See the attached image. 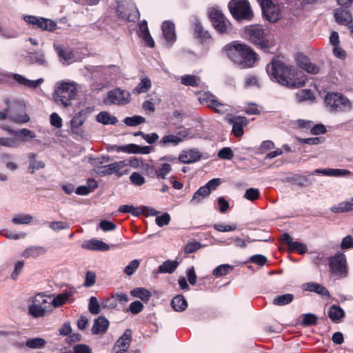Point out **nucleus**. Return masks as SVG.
<instances>
[{
    "instance_id": "46",
    "label": "nucleus",
    "mask_w": 353,
    "mask_h": 353,
    "mask_svg": "<svg viewBox=\"0 0 353 353\" xmlns=\"http://www.w3.org/2000/svg\"><path fill=\"white\" fill-rule=\"evenodd\" d=\"M288 181H292L299 186H307L312 183V181L307 176L298 174L288 176Z\"/></svg>"
},
{
    "instance_id": "59",
    "label": "nucleus",
    "mask_w": 353,
    "mask_h": 353,
    "mask_svg": "<svg viewBox=\"0 0 353 353\" xmlns=\"http://www.w3.org/2000/svg\"><path fill=\"white\" fill-rule=\"evenodd\" d=\"M88 310L92 314H98L100 312V305L95 296H91L90 298Z\"/></svg>"
},
{
    "instance_id": "27",
    "label": "nucleus",
    "mask_w": 353,
    "mask_h": 353,
    "mask_svg": "<svg viewBox=\"0 0 353 353\" xmlns=\"http://www.w3.org/2000/svg\"><path fill=\"white\" fill-rule=\"evenodd\" d=\"M8 119L10 121L16 123H24L29 121L28 116H17L12 112L8 113V108L3 111H0V121Z\"/></svg>"
},
{
    "instance_id": "36",
    "label": "nucleus",
    "mask_w": 353,
    "mask_h": 353,
    "mask_svg": "<svg viewBox=\"0 0 353 353\" xmlns=\"http://www.w3.org/2000/svg\"><path fill=\"white\" fill-rule=\"evenodd\" d=\"M29 170L31 174H34L37 170L42 169L45 167V163L42 161L36 159L37 154L35 153H29Z\"/></svg>"
},
{
    "instance_id": "26",
    "label": "nucleus",
    "mask_w": 353,
    "mask_h": 353,
    "mask_svg": "<svg viewBox=\"0 0 353 353\" xmlns=\"http://www.w3.org/2000/svg\"><path fill=\"white\" fill-rule=\"evenodd\" d=\"M82 248L89 250L106 251L110 249L109 245L98 239H91L85 241Z\"/></svg>"
},
{
    "instance_id": "58",
    "label": "nucleus",
    "mask_w": 353,
    "mask_h": 353,
    "mask_svg": "<svg viewBox=\"0 0 353 353\" xmlns=\"http://www.w3.org/2000/svg\"><path fill=\"white\" fill-rule=\"evenodd\" d=\"M294 59L297 65L303 69L308 63L310 62V59L303 53L298 52L294 55Z\"/></svg>"
},
{
    "instance_id": "50",
    "label": "nucleus",
    "mask_w": 353,
    "mask_h": 353,
    "mask_svg": "<svg viewBox=\"0 0 353 353\" xmlns=\"http://www.w3.org/2000/svg\"><path fill=\"white\" fill-rule=\"evenodd\" d=\"M119 212L125 214H131L134 216H138L141 214V208L134 207L132 205H123L119 208Z\"/></svg>"
},
{
    "instance_id": "3",
    "label": "nucleus",
    "mask_w": 353,
    "mask_h": 353,
    "mask_svg": "<svg viewBox=\"0 0 353 353\" xmlns=\"http://www.w3.org/2000/svg\"><path fill=\"white\" fill-rule=\"evenodd\" d=\"M266 71L272 81L287 85V65L283 57H274L266 66Z\"/></svg>"
},
{
    "instance_id": "20",
    "label": "nucleus",
    "mask_w": 353,
    "mask_h": 353,
    "mask_svg": "<svg viewBox=\"0 0 353 353\" xmlns=\"http://www.w3.org/2000/svg\"><path fill=\"white\" fill-rule=\"evenodd\" d=\"M85 110H81L77 113L70 121V128L73 133L78 135H81L83 133L81 127L85 122Z\"/></svg>"
},
{
    "instance_id": "2",
    "label": "nucleus",
    "mask_w": 353,
    "mask_h": 353,
    "mask_svg": "<svg viewBox=\"0 0 353 353\" xmlns=\"http://www.w3.org/2000/svg\"><path fill=\"white\" fill-rule=\"evenodd\" d=\"M77 94V89L73 83L59 81L55 85L53 98L58 105L66 108L72 105Z\"/></svg>"
},
{
    "instance_id": "34",
    "label": "nucleus",
    "mask_w": 353,
    "mask_h": 353,
    "mask_svg": "<svg viewBox=\"0 0 353 353\" xmlns=\"http://www.w3.org/2000/svg\"><path fill=\"white\" fill-rule=\"evenodd\" d=\"M330 210L334 213H343L353 210V198L332 206Z\"/></svg>"
},
{
    "instance_id": "5",
    "label": "nucleus",
    "mask_w": 353,
    "mask_h": 353,
    "mask_svg": "<svg viewBox=\"0 0 353 353\" xmlns=\"http://www.w3.org/2000/svg\"><path fill=\"white\" fill-rule=\"evenodd\" d=\"M210 19L216 31L220 34H229L232 32L231 22L218 8H212L208 13Z\"/></svg>"
},
{
    "instance_id": "8",
    "label": "nucleus",
    "mask_w": 353,
    "mask_h": 353,
    "mask_svg": "<svg viewBox=\"0 0 353 353\" xmlns=\"http://www.w3.org/2000/svg\"><path fill=\"white\" fill-rule=\"evenodd\" d=\"M328 265L332 274L341 278L346 277L348 274L346 256L338 252L328 257Z\"/></svg>"
},
{
    "instance_id": "52",
    "label": "nucleus",
    "mask_w": 353,
    "mask_h": 353,
    "mask_svg": "<svg viewBox=\"0 0 353 353\" xmlns=\"http://www.w3.org/2000/svg\"><path fill=\"white\" fill-rule=\"evenodd\" d=\"M123 122L128 126L134 127L145 123V119L142 116L134 115L125 118Z\"/></svg>"
},
{
    "instance_id": "40",
    "label": "nucleus",
    "mask_w": 353,
    "mask_h": 353,
    "mask_svg": "<svg viewBox=\"0 0 353 353\" xmlns=\"http://www.w3.org/2000/svg\"><path fill=\"white\" fill-rule=\"evenodd\" d=\"M130 294L132 296L139 298L143 301H148L152 296V294L148 290L143 288H137L131 290Z\"/></svg>"
},
{
    "instance_id": "28",
    "label": "nucleus",
    "mask_w": 353,
    "mask_h": 353,
    "mask_svg": "<svg viewBox=\"0 0 353 353\" xmlns=\"http://www.w3.org/2000/svg\"><path fill=\"white\" fill-rule=\"evenodd\" d=\"M307 252L306 244L295 241L288 235V252H296L299 254H304Z\"/></svg>"
},
{
    "instance_id": "60",
    "label": "nucleus",
    "mask_w": 353,
    "mask_h": 353,
    "mask_svg": "<svg viewBox=\"0 0 353 353\" xmlns=\"http://www.w3.org/2000/svg\"><path fill=\"white\" fill-rule=\"evenodd\" d=\"M140 261L138 259L131 261L129 264L125 266L124 273L128 276L132 275L139 268Z\"/></svg>"
},
{
    "instance_id": "43",
    "label": "nucleus",
    "mask_w": 353,
    "mask_h": 353,
    "mask_svg": "<svg viewBox=\"0 0 353 353\" xmlns=\"http://www.w3.org/2000/svg\"><path fill=\"white\" fill-rule=\"evenodd\" d=\"M179 262L177 261H165L159 268L161 273H172L178 267Z\"/></svg>"
},
{
    "instance_id": "56",
    "label": "nucleus",
    "mask_w": 353,
    "mask_h": 353,
    "mask_svg": "<svg viewBox=\"0 0 353 353\" xmlns=\"http://www.w3.org/2000/svg\"><path fill=\"white\" fill-rule=\"evenodd\" d=\"M194 31L197 37L199 38L203 39L204 40L210 38V33L207 30H205L201 23L198 21L195 23Z\"/></svg>"
},
{
    "instance_id": "24",
    "label": "nucleus",
    "mask_w": 353,
    "mask_h": 353,
    "mask_svg": "<svg viewBox=\"0 0 353 353\" xmlns=\"http://www.w3.org/2000/svg\"><path fill=\"white\" fill-rule=\"evenodd\" d=\"M201 157V152L197 150L184 151L179 157V160L183 163H192L198 161Z\"/></svg>"
},
{
    "instance_id": "30",
    "label": "nucleus",
    "mask_w": 353,
    "mask_h": 353,
    "mask_svg": "<svg viewBox=\"0 0 353 353\" xmlns=\"http://www.w3.org/2000/svg\"><path fill=\"white\" fill-rule=\"evenodd\" d=\"M130 340L131 332L130 330H128L117 341L116 345L120 347V350L117 351L116 353H128L127 349L129 347Z\"/></svg>"
},
{
    "instance_id": "17",
    "label": "nucleus",
    "mask_w": 353,
    "mask_h": 353,
    "mask_svg": "<svg viewBox=\"0 0 353 353\" xmlns=\"http://www.w3.org/2000/svg\"><path fill=\"white\" fill-rule=\"evenodd\" d=\"M228 121L232 125V133L236 137H240L243 134V127L248 123L246 117L239 116L232 117L228 119Z\"/></svg>"
},
{
    "instance_id": "32",
    "label": "nucleus",
    "mask_w": 353,
    "mask_h": 353,
    "mask_svg": "<svg viewBox=\"0 0 353 353\" xmlns=\"http://www.w3.org/2000/svg\"><path fill=\"white\" fill-rule=\"evenodd\" d=\"M171 305L176 312H183L188 307V302L182 294L175 296L172 301Z\"/></svg>"
},
{
    "instance_id": "64",
    "label": "nucleus",
    "mask_w": 353,
    "mask_h": 353,
    "mask_svg": "<svg viewBox=\"0 0 353 353\" xmlns=\"http://www.w3.org/2000/svg\"><path fill=\"white\" fill-rule=\"evenodd\" d=\"M340 248L343 250H346L349 249L353 248V238L350 235H347L344 238H343Z\"/></svg>"
},
{
    "instance_id": "12",
    "label": "nucleus",
    "mask_w": 353,
    "mask_h": 353,
    "mask_svg": "<svg viewBox=\"0 0 353 353\" xmlns=\"http://www.w3.org/2000/svg\"><path fill=\"white\" fill-rule=\"evenodd\" d=\"M131 100L130 93L126 90L114 88L108 92L104 103L108 105H125Z\"/></svg>"
},
{
    "instance_id": "53",
    "label": "nucleus",
    "mask_w": 353,
    "mask_h": 353,
    "mask_svg": "<svg viewBox=\"0 0 353 353\" xmlns=\"http://www.w3.org/2000/svg\"><path fill=\"white\" fill-rule=\"evenodd\" d=\"M214 110L215 112L219 114H225L231 111L230 106L226 103H223L219 101L216 99L213 103V105L210 108Z\"/></svg>"
},
{
    "instance_id": "33",
    "label": "nucleus",
    "mask_w": 353,
    "mask_h": 353,
    "mask_svg": "<svg viewBox=\"0 0 353 353\" xmlns=\"http://www.w3.org/2000/svg\"><path fill=\"white\" fill-rule=\"evenodd\" d=\"M96 120L103 125H114L118 122L116 117L111 115L105 111L99 112L97 115Z\"/></svg>"
},
{
    "instance_id": "1",
    "label": "nucleus",
    "mask_w": 353,
    "mask_h": 353,
    "mask_svg": "<svg viewBox=\"0 0 353 353\" xmlns=\"http://www.w3.org/2000/svg\"><path fill=\"white\" fill-rule=\"evenodd\" d=\"M226 56L242 68H252L258 60L256 52L248 45L234 41L223 48Z\"/></svg>"
},
{
    "instance_id": "18",
    "label": "nucleus",
    "mask_w": 353,
    "mask_h": 353,
    "mask_svg": "<svg viewBox=\"0 0 353 353\" xmlns=\"http://www.w3.org/2000/svg\"><path fill=\"white\" fill-rule=\"evenodd\" d=\"M301 288L305 291L315 292L324 299H329L330 296V292L326 288L315 282L303 283Z\"/></svg>"
},
{
    "instance_id": "62",
    "label": "nucleus",
    "mask_w": 353,
    "mask_h": 353,
    "mask_svg": "<svg viewBox=\"0 0 353 353\" xmlns=\"http://www.w3.org/2000/svg\"><path fill=\"white\" fill-rule=\"evenodd\" d=\"M218 157L221 159L230 160L234 157V152L230 148L225 147L219 151Z\"/></svg>"
},
{
    "instance_id": "19",
    "label": "nucleus",
    "mask_w": 353,
    "mask_h": 353,
    "mask_svg": "<svg viewBox=\"0 0 353 353\" xmlns=\"http://www.w3.org/2000/svg\"><path fill=\"white\" fill-rule=\"evenodd\" d=\"M9 77L19 85H23L29 88H37L43 82V79L42 78L35 81L29 80L24 76L16 73H12Z\"/></svg>"
},
{
    "instance_id": "11",
    "label": "nucleus",
    "mask_w": 353,
    "mask_h": 353,
    "mask_svg": "<svg viewBox=\"0 0 353 353\" xmlns=\"http://www.w3.org/2000/svg\"><path fill=\"white\" fill-rule=\"evenodd\" d=\"M262 10L263 16L270 23L277 22L281 19V8L272 0H257Z\"/></svg>"
},
{
    "instance_id": "38",
    "label": "nucleus",
    "mask_w": 353,
    "mask_h": 353,
    "mask_svg": "<svg viewBox=\"0 0 353 353\" xmlns=\"http://www.w3.org/2000/svg\"><path fill=\"white\" fill-rule=\"evenodd\" d=\"M12 132L14 133V136L17 137L18 139H20V143L22 141H29L30 140L35 138L36 137V134L33 131L26 128L19 130L17 132Z\"/></svg>"
},
{
    "instance_id": "55",
    "label": "nucleus",
    "mask_w": 353,
    "mask_h": 353,
    "mask_svg": "<svg viewBox=\"0 0 353 353\" xmlns=\"http://www.w3.org/2000/svg\"><path fill=\"white\" fill-rule=\"evenodd\" d=\"M117 152H123L128 154H137V151L138 150L139 145L134 143H130L128 145H123V146H114Z\"/></svg>"
},
{
    "instance_id": "14",
    "label": "nucleus",
    "mask_w": 353,
    "mask_h": 353,
    "mask_svg": "<svg viewBox=\"0 0 353 353\" xmlns=\"http://www.w3.org/2000/svg\"><path fill=\"white\" fill-rule=\"evenodd\" d=\"M189 135L188 129H183L176 132V134H168L163 136L159 141L161 147H168L170 145L176 146L183 142Z\"/></svg>"
},
{
    "instance_id": "9",
    "label": "nucleus",
    "mask_w": 353,
    "mask_h": 353,
    "mask_svg": "<svg viewBox=\"0 0 353 353\" xmlns=\"http://www.w3.org/2000/svg\"><path fill=\"white\" fill-rule=\"evenodd\" d=\"M117 12L121 18L128 21H136L139 19V12L132 0H116Z\"/></svg>"
},
{
    "instance_id": "21",
    "label": "nucleus",
    "mask_w": 353,
    "mask_h": 353,
    "mask_svg": "<svg viewBox=\"0 0 353 353\" xmlns=\"http://www.w3.org/2000/svg\"><path fill=\"white\" fill-rule=\"evenodd\" d=\"M334 17L337 23L345 26L350 24L353 21L351 12L348 10L341 8L334 10Z\"/></svg>"
},
{
    "instance_id": "57",
    "label": "nucleus",
    "mask_w": 353,
    "mask_h": 353,
    "mask_svg": "<svg viewBox=\"0 0 353 353\" xmlns=\"http://www.w3.org/2000/svg\"><path fill=\"white\" fill-rule=\"evenodd\" d=\"M260 196V191L258 188H250L245 190L244 198L248 201H254Z\"/></svg>"
},
{
    "instance_id": "45",
    "label": "nucleus",
    "mask_w": 353,
    "mask_h": 353,
    "mask_svg": "<svg viewBox=\"0 0 353 353\" xmlns=\"http://www.w3.org/2000/svg\"><path fill=\"white\" fill-rule=\"evenodd\" d=\"M297 101L303 102L306 101H314L315 99L314 93L309 89H303L296 94Z\"/></svg>"
},
{
    "instance_id": "4",
    "label": "nucleus",
    "mask_w": 353,
    "mask_h": 353,
    "mask_svg": "<svg viewBox=\"0 0 353 353\" xmlns=\"http://www.w3.org/2000/svg\"><path fill=\"white\" fill-rule=\"evenodd\" d=\"M327 109L332 113L349 111L352 109V103L342 94L329 92L324 99Z\"/></svg>"
},
{
    "instance_id": "16",
    "label": "nucleus",
    "mask_w": 353,
    "mask_h": 353,
    "mask_svg": "<svg viewBox=\"0 0 353 353\" xmlns=\"http://www.w3.org/2000/svg\"><path fill=\"white\" fill-rule=\"evenodd\" d=\"M306 77L301 71H294L288 66V88H299L305 83Z\"/></svg>"
},
{
    "instance_id": "22",
    "label": "nucleus",
    "mask_w": 353,
    "mask_h": 353,
    "mask_svg": "<svg viewBox=\"0 0 353 353\" xmlns=\"http://www.w3.org/2000/svg\"><path fill=\"white\" fill-rule=\"evenodd\" d=\"M321 174L327 176L341 177L350 175L351 172L346 169L327 168L314 170L312 174Z\"/></svg>"
},
{
    "instance_id": "47",
    "label": "nucleus",
    "mask_w": 353,
    "mask_h": 353,
    "mask_svg": "<svg viewBox=\"0 0 353 353\" xmlns=\"http://www.w3.org/2000/svg\"><path fill=\"white\" fill-rule=\"evenodd\" d=\"M151 88V81L148 78H143L134 88L133 92L137 94L145 93Z\"/></svg>"
},
{
    "instance_id": "37",
    "label": "nucleus",
    "mask_w": 353,
    "mask_h": 353,
    "mask_svg": "<svg viewBox=\"0 0 353 353\" xmlns=\"http://www.w3.org/2000/svg\"><path fill=\"white\" fill-rule=\"evenodd\" d=\"M181 83L186 86L198 87L201 83V78L199 77L192 74H185L181 76Z\"/></svg>"
},
{
    "instance_id": "42",
    "label": "nucleus",
    "mask_w": 353,
    "mask_h": 353,
    "mask_svg": "<svg viewBox=\"0 0 353 353\" xmlns=\"http://www.w3.org/2000/svg\"><path fill=\"white\" fill-rule=\"evenodd\" d=\"M0 145L10 148H17L20 146V139L15 136L12 137H0Z\"/></svg>"
},
{
    "instance_id": "31",
    "label": "nucleus",
    "mask_w": 353,
    "mask_h": 353,
    "mask_svg": "<svg viewBox=\"0 0 353 353\" xmlns=\"http://www.w3.org/2000/svg\"><path fill=\"white\" fill-rule=\"evenodd\" d=\"M46 252V250L43 246H30L23 251L22 256L26 259H34L45 254Z\"/></svg>"
},
{
    "instance_id": "54",
    "label": "nucleus",
    "mask_w": 353,
    "mask_h": 353,
    "mask_svg": "<svg viewBox=\"0 0 353 353\" xmlns=\"http://www.w3.org/2000/svg\"><path fill=\"white\" fill-rule=\"evenodd\" d=\"M12 112L17 116H28L24 111L23 107L19 103H13L8 105V113Z\"/></svg>"
},
{
    "instance_id": "23",
    "label": "nucleus",
    "mask_w": 353,
    "mask_h": 353,
    "mask_svg": "<svg viewBox=\"0 0 353 353\" xmlns=\"http://www.w3.org/2000/svg\"><path fill=\"white\" fill-rule=\"evenodd\" d=\"M109 325V321L103 316H100L94 320L92 332L94 334H104L108 330Z\"/></svg>"
},
{
    "instance_id": "48",
    "label": "nucleus",
    "mask_w": 353,
    "mask_h": 353,
    "mask_svg": "<svg viewBox=\"0 0 353 353\" xmlns=\"http://www.w3.org/2000/svg\"><path fill=\"white\" fill-rule=\"evenodd\" d=\"M233 270V266L223 264L217 266L212 272V274L216 277H220L227 275Z\"/></svg>"
},
{
    "instance_id": "25",
    "label": "nucleus",
    "mask_w": 353,
    "mask_h": 353,
    "mask_svg": "<svg viewBox=\"0 0 353 353\" xmlns=\"http://www.w3.org/2000/svg\"><path fill=\"white\" fill-rule=\"evenodd\" d=\"M161 30L163 37L168 42H174L176 40L175 27L174 23L165 21L162 23Z\"/></svg>"
},
{
    "instance_id": "29",
    "label": "nucleus",
    "mask_w": 353,
    "mask_h": 353,
    "mask_svg": "<svg viewBox=\"0 0 353 353\" xmlns=\"http://www.w3.org/2000/svg\"><path fill=\"white\" fill-rule=\"evenodd\" d=\"M28 59L31 63H36L43 66H47L48 65V62L45 57V53L42 50L30 52L28 53Z\"/></svg>"
},
{
    "instance_id": "39",
    "label": "nucleus",
    "mask_w": 353,
    "mask_h": 353,
    "mask_svg": "<svg viewBox=\"0 0 353 353\" xmlns=\"http://www.w3.org/2000/svg\"><path fill=\"white\" fill-rule=\"evenodd\" d=\"M344 315V310L339 306L333 305L329 309L328 316L334 322L339 321Z\"/></svg>"
},
{
    "instance_id": "61",
    "label": "nucleus",
    "mask_w": 353,
    "mask_h": 353,
    "mask_svg": "<svg viewBox=\"0 0 353 353\" xmlns=\"http://www.w3.org/2000/svg\"><path fill=\"white\" fill-rule=\"evenodd\" d=\"M312 122L308 120L298 119L296 121H291L290 123L293 128L297 127L300 129H309L311 127Z\"/></svg>"
},
{
    "instance_id": "49",
    "label": "nucleus",
    "mask_w": 353,
    "mask_h": 353,
    "mask_svg": "<svg viewBox=\"0 0 353 353\" xmlns=\"http://www.w3.org/2000/svg\"><path fill=\"white\" fill-rule=\"evenodd\" d=\"M33 220V217L28 214H18L12 218L11 221L16 225L29 224Z\"/></svg>"
},
{
    "instance_id": "6",
    "label": "nucleus",
    "mask_w": 353,
    "mask_h": 353,
    "mask_svg": "<svg viewBox=\"0 0 353 353\" xmlns=\"http://www.w3.org/2000/svg\"><path fill=\"white\" fill-rule=\"evenodd\" d=\"M231 14L238 21L251 20L254 16L248 0H231L228 3Z\"/></svg>"
},
{
    "instance_id": "7",
    "label": "nucleus",
    "mask_w": 353,
    "mask_h": 353,
    "mask_svg": "<svg viewBox=\"0 0 353 353\" xmlns=\"http://www.w3.org/2000/svg\"><path fill=\"white\" fill-rule=\"evenodd\" d=\"M44 293H37L29 299L28 314L34 318H40L46 315L48 311L47 305H50L48 298Z\"/></svg>"
},
{
    "instance_id": "63",
    "label": "nucleus",
    "mask_w": 353,
    "mask_h": 353,
    "mask_svg": "<svg viewBox=\"0 0 353 353\" xmlns=\"http://www.w3.org/2000/svg\"><path fill=\"white\" fill-rule=\"evenodd\" d=\"M143 305L139 301H135L130 303L127 311L130 312L132 314H137L143 310Z\"/></svg>"
},
{
    "instance_id": "35",
    "label": "nucleus",
    "mask_w": 353,
    "mask_h": 353,
    "mask_svg": "<svg viewBox=\"0 0 353 353\" xmlns=\"http://www.w3.org/2000/svg\"><path fill=\"white\" fill-rule=\"evenodd\" d=\"M210 194V190L207 186H201L196 191V192H194L190 202L193 204H198L209 196Z\"/></svg>"
},
{
    "instance_id": "10",
    "label": "nucleus",
    "mask_w": 353,
    "mask_h": 353,
    "mask_svg": "<svg viewBox=\"0 0 353 353\" xmlns=\"http://www.w3.org/2000/svg\"><path fill=\"white\" fill-rule=\"evenodd\" d=\"M249 41L262 50H267L270 48V43L267 39L263 29L259 26H251L246 30Z\"/></svg>"
},
{
    "instance_id": "15",
    "label": "nucleus",
    "mask_w": 353,
    "mask_h": 353,
    "mask_svg": "<svg viewBox=\"0 0 353 353\" xmlns=\"http://www.w3.org/2000/svg\"><path fill=\"white\" fill-rule=\"evenodd\" d=\"M128 165L126 161H117L113 163L103 165V166H99L96 169H94L93 171L98 175V176H106V175H110L112 173L115 172L118 174L119 176H121L122 174L119 172V171L126 166Z\"/></svg>"
},
{
    "instance_id": "44",
    "label": "nucleus",
    "mask_w": 353,
    "mask_h": 353,
    "mask_svg": "<svg viewBox=\"0 0 353 353\" xmlns=\"http://www.w3.org/2000/svg\"><path fill=\"white\" fill-rule=\"evenodd\" d=\"M301 325L304 327L315 325L317 323L318 317L312 313L303 314L300 316Z\"/></svg>"
},
{
    "instance_id": "13",
    "label": "nucleus",
    "mask_w": 353,
    "mask_h": 353,
    "mask_svg": "<svg viewBox=\"0 0 353 353\" xmlns=\"http://www.w3.org/2000/svg\"><path fill=\"white\" fill-rule=\"evenodd\" d=\"M23 20L35 28L43 30L52 32L57 28V23L54 21L43 17L26 15L23 17Z\"/></svg>"
},
{
    "instance_id": "41",
    "label": "nucleus",
    "mask_w": 353,
    "mask_h": 353,
    "mask_svg": "<svg viewBox=\"0 0 353 353\" xmlns=\"http://www.w3.org/2000/svg\"><path fill=\"white\" fill-rule=\"evenodd\" d=\"M198 99L200 103L211 108L216 99L215 96L209 92H201L199 93Z\"/></svg>"
},
{
    "instance_id": "51",
    "label": "nucleus",
    "mask_w": 353,
    "mask_h": 353,
    "mask_svg": "<svg viewBox=\"0 0 353 353\" xmlns=\"http://www.w3.org/2000/svg\"><path fill=\"white\" fill-rule=\"evenodd\" d=\"M46 342L42 338H32L26 341V345L32 349H39L45 346Z\"/></svg>"
}]
</instances>
